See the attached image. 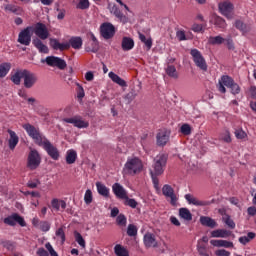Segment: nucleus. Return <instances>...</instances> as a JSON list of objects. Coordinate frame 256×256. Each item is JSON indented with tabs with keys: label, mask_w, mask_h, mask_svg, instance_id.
<instances>
[{
	"label": "nucleus",
	"mask_w": 256,
	"mask_h": 256,
	"mask_svg": "<svg viewBox=\"0 0 256 256\" xmlns=\"http://www.w3.org/2000/svg\"><path fill=\"white\" fill-rule=\"evenodd\" d=\"M124 205H126V207H131V209H137L138 203L136 199L126 196V198L124 199Z\"/></svg>",
	"instance_id": "nucleus-45"
},
{
	"label": "nucleus",
	"mask_w": 256,
	"mask_h": 256,
	"mask_svg": "<svg viewBox=\"0 0 256 256\" xmlns=\"http://www.w3.org/2000/svg\"><path fill=\"white\" fill-rule=\"evenodd\" d=\"M216 87L219 93L223 94L227 93V89H230V93L232 95H239V93H241V86H239V84H237L235 80L229 75L221 76Z\"/></svg>",
	"instance_id": "nucleus-1"
},
{
	"label": "nucleus",
	"mask_w": 256,
	"mask_h": 256,
	"mask_svg": "<svg viewBox=\"0 0 256 256\" xmlns=\"http://www.w3.org/2000/svg\"><path fill=\"white\" fill-rule=\"evenodd\" d=\"M34 33L37 35L38 39H41L42 41L49 39V30H47V26L41 22L36 23Z\"/></svg>",
	"instance_id": "nucleus-15"
},
{
	"label": "nucleus",
	"mask_w": 256,
	"mask_h": 256,
	"mask_svg": "<svg viewBox=\"0 0 256 256\" xmlns=\"http://www.w3.org/2000/svg\"><path fill=\"white\" fill-rule=\"evenodd\" d=\"M170 136H171V132L167 130H160L156 136L158 147H165V145L169 143Z\"/></svg>",
	"instance_id": "nucleus-18"
},
{
	"label": "nucleus",
	"mask_w": 256,
	"mask_h": 256,
	"mask_svg": "<svg viewBox=\"0 0 256 256\" xmlns=\"http://www.w3.org/2000/svg\"><path fill=\"white\" fill-rule=\"evenodd\" d=\"M135 47V41L130 37H124L122 39V49L123 51H131Z\"/></svg>",
	"instance_id": "nucleus-31"
},
{
	"label": "nucleus",
	"mask_w": 256,
	"mask_h": 256,
	"mask_svg": "<svg viewBox=\"0 0 256 256\" xmlns=\"http://www.w3.org/2000/svg\"><path fill=\"white\" fill-rule=\"evenodd\" d=\"M223 221L230 229H235V221L231 219V216L227 215L223 218Z\"/></svg>",
	"instance_id": "nucleus-52"
},
{
	"label": "nucleus",
	"mask_w": 256,
	"mask_h": 256,
	"mask_svg": "<svg viewBox=\"0 0 256 256\" xmlns=\"http://www.w3.org/2000/svg\"><path fill=\"white\" fill-rule=\"evenodd\" d=\"M112 191L117 199H125L128 196L125 188H123V186L119 183L113 184Z\"/></svg>",
	"instance_id": "nucleus-21"
},
{
	"label": "nucleus",
	"mask_w": 256,
	"mask_h": 256,
	"mask_svg": "<svg viewBox=\"0 0 256 256\" xmlns=\"http://www.w3.org/2000/svg\"><path fill=\"white\" fill-rule=\"evenodd\" d=\"M77 9H89V0H79V3L77 4Z\"/></svg>",
	"instance_id": "nucleus-55"
},
{
	"label": "nucleus",
	"mask_w": 256,
	"mask_h": 256,
	"mask_svg": "<svg viewBox=\"0 0 256 256\" xmlns=\"http://www.w3.org/2000/svg\"><path fill=\"white\" fill-rule=\"evenodd\" d=\"M176 37L179 41H187V36L185 35V31H183V30L177 31Z\"/></svg>",
	"instance_id": "nucleus-61"
},
{
	"label": "nucleus",
	"mask_w": 256,
	"mask_h": 256,
	"mask_svg": "<svg viewBox=\"0 0 256 256\" xmlns=\"http://www.w3.org/2000/svg\"><path fill=\"white\" fill-rule=\"evenodd\" d=\"M8 134L10 136L9 140H8V145H9V149H11V151H13V149H15V147H17L18 143H19V136H17V133H15V131L8 129Z\"/></svg>",
	"instance_id": "nucleus-25"
},
{
	"label": "nucleus",
	"mask_w": 256,
	"mask_h": 256,
	"mask_svg": "<svg viewBox=\"0 0 256 256\" xmlns=\"http://www.w3.org/2000/svg\"><path fill=\"white\" fill-rule=\"evenodd\" d=\"M50 47L54 49V51H68L70 48L69 42L61 43L57 38H50Z\"/></svg>",
	"instance_id": "nucleus-19"
},
{
	"label": "nucleus",
	"mask_w": 256,
	"mask_h": 256,
	"mask_svg": "<svg viewBox=\"0 0 256 256\" xmlns=\"http://www.w3.org/2000/svg\"><path fill=\"white\" fill-rule=\"evenodd\" d=\"M180 132L182 133V135H191V125L189 124H183L180 127Z\"/></svg>",
	"instance_id": "nucleus-51"
},
{
	"label": "nucleus",
	"mask_w": 256,
	"mask_h": 256,
	"mask_svg": "<svg viewBox=\"0 0 256 256\" xmlns=\"http://www.w3.org/2000/svg\"><path fill=\"white\" fill-rule=\"evenodd\" d=\"M91 41L94 43V48H86V51L89 53H97L99 51V41L97 40V37H95V34H91Z\"/></svg>",
	"instance_id": "nucleus-41"
},
{
	"label": "nucleus",
	"mask_w": 256,
	"mask_h": 256,
	"mask_svg": "<svg viewBox=\"0 0 256 256\" xmlns=\"http://www.w3.org/2000/svg\"><path fill=\"white\" fill-rule=\"evenodd\" d=\"M166 74L168 77H172V79H178L179 74L177 73V68L174 65H168L166 68Z\"/></svg>",
	"instance_id": "nucleus-39"
},
{
	"label": "nucleus",
	"mask_w": 256,
	"mask_h": 256,
	"mask_svg": "<svg viewBox=\"0 0 256 256\" xmlns=\"http://www.w3.org/2000/svg\"><path fill=\"white\" fill-rule=\"evenodd\" d=\"M200 223L201 225H203V227H209L210 229H215V227L219 225L217 224V221H215V219L209 216H201Z\"/></svg>",
	"instance_id": "nucleus-24"
},
{
	"label": "nucleus",
	"mask_w": 256,
	"mask_h": 256,
	"mask_svg": "<svg viewBox=\"0 0 256 256\" xmlns=\"http://www.w3.org/2000/svg\"><path fill=\"white\" fill-rule=\"evenodd\" d=\"M211 237L227 239V237H231V231L226 229H217L211 232Z\"/></svg>",
	"instance_id": "nucleus-29"
},
{
	"label": "nucleus",
	"mask_w": 256,
	"mask_h": 256,
	"mask_svg": "<svg viewBox=\"0 0 256 256\" xmlns=\"http://www.w3.org/2000/svg\"><path fill=\"white\" fill-rule=\"evenodd\" d=\"M139 39L142 43H144V45L147 47L148 51L149 49H151V47H153V40L151 38L145 37L144 34H139Z\"/></svg>",
	"instance_id": "nucleus-44"
},
{
	"label": "nucleus",
	"mask_w": 256,
	"mask_h": 256,
	"mask_svg": "<svg viewBox=\"0 0 256 256\" xmlns=\"http://www.w3.org/2000/svg\"><path fill=\"white\" fill-rule=\"evenodd\" d=\"M23 129L26 130V133H28L29 137H31V139H33L34 143H36V145H40L42 144L47 137L43 136V134H41V132L39 131V128H36L35 126L27 123V124H23Z\"/></svg>",
	"instance_id": "nucleus-4"
},
{
	"label": "nucleus",
	"mask_w": 256,
	"mask_h": 256,
	"mask_svg": "<svg viewBox=\"0 0 256 256\" xmlns=\"http://www.w3.org/2000/svg\"><path fill=\"white\" fill-rule=\"evenodd\" d=\"M179 215L182 219H185V221H191L193 219L191 211L187 208H180Z\"/></svg>",
	"instance_id": "nucleus-38"
},
{
	"label": "nucleus",
	"mask_w": 256,
	"mask_h": 256,
	"mask_svg": "<svg viewBox=\"0 0 256 256\" xmlns=\"http://www.w3.org/2000/svg\"><path fill=\"white\" fill-rule=\"evenodd\" d=\"M84 201L86 205H91L93 203V192L90 189L86 190L84 195Z\"/></svg>",
	"instance_id": "nucleus-49"
},
{
	"label": "nucleus",
	"mask_w": 256,
	"mask_h": 256,
	"mask_svg": "<svg viewBox=\"0 0 256 256\" xmlns=\"http://www.w3.org/2000/svg\"><path fill=\"white\" fill-rule=\"evenodd\" d=\"M0 245L4 247V249H7L8 251H11L13 249V242L9 240H1Z\"/></svg>",
	"instance_id": "nucleus-56"
},
{
	"label": "nucleus",
	"mask_w": 256,
	"mask_h": 256,
	"mask_svg": "<svg viewBox=\"0 0 256 256\" xmlns=\"http://www.w3.org/2000/svg\"><path fill=\"white\" fill-rule=\"evenodd\" d=\"M39 165H41V154L35 149L30 150L27 158V168L30 169V171H35V169H38Z\"/></svg>",
	"instance_id": "nucleus-6"
},
{
	"label": "nucleus",
	"mask_w": 256,
	"mask_h": 256,
	"mask_svg": "<svg viewBox=\"0 0 256 256\" xmlns=\"http://www.w3.org/2000/svg\"><path fill=\"white\" fill-rule=\"evenodd\" d=\"M162 193L164 197H168L170 199L171 205L177 204V195H175V190H173V187L169 184H165L162 187Z\"/></svg>",
	"instance_id": "nucleus-17"
},
{
	"label": "nucleus",
	"mask_w": 256,
	"mask_h": 256,
	"mask_svg": "<svg viewBox=\"0 0 256 256\" xmlns=\"http://www.w3.org/2000/svg\"><path fill=\"white\" fill-rule=\"evenodd\" d=\"M108 77L111 78L113 83H116L120 87H127V82H125L123 78H120L119 75L115 74L114 72H109Z\"/></svg>",
	"instance_id": "nucleus-32"
},
{
	"label": "nucleus",
	"mask_w": 256,
	"mask_h": 256,
	"mask_svg": "<svg viewBox=\"0 0 256 256\" xmlns=\"http://www.w3.org/2000/svg\"><path fill=\"white\" fill-rule=\"evenodd\" d=\"M108 77L111 78L113 83H116L120 87H127V82H125L123 78H120L119 75L115 74L114 72H109Z\"/></svg>",
	"instance_id": "nucleus-33"
},
{
	"label": "nucleus",
	"mask_w": 256,
	"mask_h": 256,
	"mask_svg": "<svg viewBox=\"0 0 256 256\" xmlns=\"http://www.w3.org/2000/svg\"><path fill=\"white\" fill-rule=\"evenodd\" d=\"M3 223L5 225H9V227H15V225H20V227H27V222H25V218L17 213H13L10 216L4 218Z\"/></svg>",
	"instance_id": "nucleus-10"
},
{
	"label": "nucleus",
	"mask_w": 256,
	"mask_h": 256,
	"mask_svg": "<svg viewBox=\"0 0 256 256\" xmlns=\"http://www.w3.org/2000/svg\"><path fill=\"white\" fill-rule=\"evenodd\" d=\"M220 137L224 143H231V132H229V129H225Z\"/></svg>",
	"instance_id": "nucleus-48"
},
{
	"label": "nucleus",
	"mask_w": 256,
	"mask_h": 256,
	"mask_svg": "<svg viewBox=\"0 0 256 256\" xmlns=\"http://www.w3.org/2000/svg\"><path fill=\"white\" fill-rule=\"evenodd\" d=\"M31 37H33V27L28 26L18 34L17 41L20 43V45L29 47V45H31Z\"/></svg>",
	"instance_id": "nucleus-9"
},
{
	"label": "nucleus",
	"mask_w": 256,
	"mask_h": 256,
	"mask_svg": "<svg viewBox=\"0 0 256 256\" xmlns=\"http://www.w3.org/2000/svg\"><path fill=\"white\" fill-rule=\"evenodd\" d=\"M56 237H60L62 243H65V231L63 228H58L56 231Z\"/></svg>",
	"instance_id": "nucleus-62"
},
{
	"label": "nucleus",
	"mask_w": 256,
	"mask_h": 256,
	"mask_svg": "<svg viewBox=\"0 0 256 256\" xmlns=\"http://www.w3.org/2000/svg\"><path fill=\"white\" fill-rule=\"evenodd\" d=\"M234 26L242 35H247L251 31V24H246L242 20H235Z\"/></svg>",
	"instance_id": "nucleus-22"
},
{
	"label": "nucleus",
	"mask_w": 256,
	"mask_h": 256,
	"mask_svg": "<svg viewBox=\"0 0 256 256\" xmlns=\"http://www.w3.org/2000/svg\"><path fill=\"white\" fill-rule=\"evenodd\" d=\"M50 209H52V211H65V209H67V202L58 198H53L51 200Z\"/></svg>",
	"instance_id": "nucleus-20"
},
{
	"label": "nucleus",
	"mask_w": 256,
	"mask_h": 256,
	"mask_svg": "<svg viewBox=\"0 0 256 256\" xmlns=\"http://www.w3.org/2000/svg\"><path fill=\"white\" fill-rule=\"evenodd\" d=\"M216 256H230L231 252L225 250V249H219L215 251Z\"/></svg>",
	"instance_id": "nucleus-64"
},
{
	"label": "nucleus",
	"mask_w": 256,
	"mask_h": 256,
	"mask_svg": "<svg viewBox=\"0 0 256 256\" xmlns=\"http://www.w3.org/2000/svg\"><path fill=\"white\" fill-rule=\"evenodd\" d=\"M100 33L104 39H113L115 37V26L111 22H104L100 26Z\"/></svg>",
	"instance_id": "nucleus-12"
},
{
	"label": "nucleus",
	"mask_w": 256,
	"mask_h": 256,
	"mask_svg": "<svg viewBox=\"0 0 256 256\" xmlns=\"http://www.w3.org/2000/svg\"><path fill=\"white\" fill-rule=\"evenodd\" d=\"M167 159H169L167 154H158L154 158V164L152 166L153 170H150V173L155 175H163V173H165V168L167 167Z\"/></svg>",
	"instance_id": "nucleus-2"
},
{
	"label": "nucleus",
	"mask_w": 256,
	"mask_h": 256,
	"mask_svg": "<svg viewBox=\"0 0 256 256\" xmlns=\"http://www.w3.org/2000/svg\"><path fill=\"white\" fill-rule=\"evenodd\" d=\"M218 9L221 15L226 17V19L231 20L235 18V5L231 1L226 0L218 4Z\"/></svg>",
	"instance_id": "nucleus-5"
},
{
	"label": "nucleus",
	"mask_w": 256,
	"mask_h": 256,
	"mask_svg": "<svg viewBox=\"0 0 256 256\" xmlns=\"http://www.w3.org/2000/svg\"><path fill=\"white\" fill-rule=\"evenodd\" d=\"M115 17L116 19H118L120 23H123V25H125V23H129V18L125 14H123V12H121Z\"/></svg>",
	"instance_id": "nucleus-59"
},
{
	"label": "nucleus",
	"mask_w": 256,
	"mask_h": 256,
	"mask_svg": "<svg viewBox=\"0 0 256 256\" xmlns=\"http://www.w3.org/2000/svg\"><path fill=\"white\" fill-rule=\"evenodd\" d=\"M11 71V63L5 62L0 64V79H3V77H7V73Z\"/></svg>",
	"instance_id": "nucleus-36"
},
{
	"label": "nucleus",
	"mask_w": 256,
	"mask_h": 256,
	"mask_svg": "<svg viewBox=\"0 0 256 256\" xmlns=\"http://www.w3.org/2000/svg\"><path fill=\"white\" fill-rule=\"evenodd\" d=\"M236 139H245L247 137V133L243 131V129H237L234 132Z\"/></svg>",
	"instance_id": "nucleus-60"
},
{
	"label": "nucleus",
	"mask_w": 256,
	"mask_h": 256,
	"mask_svg": "<svg viewBox=\"0 0 256 256\" xmlns=\"http://www.w3.org/2000/svg\"><path fill=\"white\" fill-rule=\"evenodd\" d=\"M25 71L24 70H17L14 74L11 75V81L14 83V85H21V80L25 77Z\"/></svg>",
	"instance_id": "nucleus-28"
},
{
	"label": "nucleus",
	"mask_w": 256,
	"mask_h": 256,
	"mask_svg": "<svg viewBox=\"0 0 256 256\" xmlns=\"http://www.w3.org/2000/svg\"><path fill=\"white\" fill-rule=\"evenodd\" d=\"M185 199L189 203V205H195L196 207H207L211 205V203H215V200H212V201L199 200L191 194H186Z\"/></svg>",
	"instance_id": "nucleus-16"
},
{
	"label": "nucleus",
	"mask_w": 256,
	"mask_h": 256,
	"mask_svg": "<svg viewBox=\"0 0 256 256\" xmlns=\"http://www.w3.org/2000/svg\"><path fill=\"white\" fill-rule=\"evenodd\" d=\"M41 63H46L48 67H57V69L61 71L67 67V62L57 56H47L45 59L41 60Z\"/></svg>",
	"instance_id": "nucleus-7"
},
{
	"label": "nucleus",
	"mask_w": 256,
	"mask_h": 256,
	"mask_svg": "<svg viewBox=\"0 0 256 256\" xmlns=\"http://www.w3.org/2000/svg\"><path fill=\"white\" fill-rule=\"evenodd\" d=\"M137 226L135 224H129L127 228L128 237H137Z\"/></svg>",
	"instance_id": "nucleus-47"
},
{
	"label": "nucleus",
	"mask_w": 256,
	"mask_h": 256,
	"mask_svg": "<svg viewBox=\"0 0 256 256\" xmlns=\"http://www.w3.org/2000/svg\"><path fill=\"white\" fill-rule=\"evenodd\" d=\"M214 25H215V27H218L219 29H225V27H227V22L222 17L216 16L214 18Z\"/></svg>",
	"instance_id": "nucleus-42"
},
{
	"label": "nucleus",
	"mask_w": 256,
	"mask_h": 256,
	"mask_svg": "<svg viewBox=\"0 0 256 256\" xmlns=\"http://www.w3.org/2000/svg\"><path fill=\"white\" fill-rule=\"evenodd\" d=\"M142 169L143 163L139 158L128 159L124 165V173L126 175H137V173H141Z\"/></svg>",
	"instance_id": "nucleus-3"
},
{
	"label": "nucleus",
	"mask_w": 256,
	"mask_h": 256,
	"mask_svg": "<svg viewBox=\"0 0 256 256\" xmlns=\"http://www.w3.org/2000/svg\"><path fill=\"white\" fill-rule=\"evenodd\" d=\"M39 229L42 230L44 233H47V231L51 229V224H49V222L47 221H41L39 223Z\"/></svg>",
	"instance_id": "nucleus-54"
},
{
	"label": "nucleus",
	"mask_w": 256,
	"mask_h": 256,
	"mask_svg": "<svg viewBox=\"0 0 256 256\" xmlns=\"http://www.w3.org/2000/svg\"><path fill=\"white\" fill-rule=\"evenodd\" d=\"M4 10L9 11L10 13H14V15H21L22 13L21 7L15 6L13 4L4 5Z\"/></svg>",
	"instance_id": "nucleus-37"
},
{
	"label": "nucleus",
	"mask_w": 256,
	"mask_h": 256,
	"mask_svg": "<svg viewBox=\"0 0 256 256\" xmlns=\"http://www.w3.org/2000/svg\"><path fill=\"white\" fill-rule=\"evenodd\" d=\"M210 245H213V247H224L225 249L233 248V242L227 240H211Z\"/></svg>",
	"instance_id": "nucleus-30"
},
{
	"label": "nucleus",
	"mask_w": 256,
	"mask_h": 256,
	"mask_svg": "<svg viewBox=\"0 0 256 256\" xmlns=\"http://www.w3.org/2000/svg\"><path fill=\"white\" fill-rule=\"evenodd\" d=\"M74 238H75L76 243H78V245H80V247H82V249H85L86 243H85V239L83 238L81 233L74 231Z\"/></svg>",
	"instance_id": "nucleus-43"
},
{
	"label": "nucleus",
	"mask_w": 256,
	"mask_h": 256,
	"mask_svg": "<svg viewBox=\"0 0 256 256\" xmlns=\"http://www.w3.org/2000/svg\"><path fill=\"white\" fill-rule=\"evenodd\" d=\"M77 161V152L75 150H68L66 154L67 165H73Z\"/></svg>",
	"instance_id": "nucleus-35"
},
{
	"label": "nucleus",
	"mask_w": 256,
	"mask_h": 256,
	"mask_svg": "<svg viewBox=\"0 0 256 256\" xmlns=\"http://www.w3.org/2000/svg\"><path fill=\"white\" fill-rule=\"evenodd\" d=\"M191 29L194 31V33H202V31H203V24L195 23V24L192 25Z\"/></svg>",
	"instance_id": "nucleus-63"
},
{
	"label": "nucleus",
	"mask_w": 256,
	"mask_h": 256,
	"mask_svg": "<svg viewBox=\"0 0 256 256\" xmlns=\"http://www.w3.org/2000/svg\"><path fill=\"white\" fill-rule=\"evenodd\" d=\"M208 43L210 45H223V43H225V38L222 36H210Z\"/></svg>",
	"instance_id": "nucleus-40"
},
{
	"label": "nucleus",
	"mask_w": 256,
	"mask_h": 256,
	"mask_svg": "<svg viewBox=\"0 0 256 256\" xmlns=\"http://www.w3.org/2000/svg\"><path fill=\"white\" fill-rule=\"evenodd\" d=\"M70 48L79 50L83 47V38L80 36H72L68 41Z\"/></svg>",
	"instance_id": "nucleus-26"
},
{
	"label": "nucleus",
	"mask_w": 256,
	"mask_h": 256,
	"mask_svg": "<svg viewBox=\"0 0 256 256\" xmlns=\"http://www.w3.org/2000/svg\"><path fill=\"white\" fill-rule=\"evenodd\" d=\"M144 245L145 247H157V239H155V234L146 233L144 235Z\"/></svg>",
	"instance_id": "nucleus-27"
},
{
	"label": "nucleus",
	"mask_w": 256,
	"mask_h": 256,
	"mask_svg": "<svg viewBox=\"0 0 256 256\" xmlns=\"http://www.w3.org/2000/svg\"><path fill=\"white\" fill-rule=\"evenodd\" d=\"M116 223L119 227H126L127 217L125 216V214H119L116 218Z\"/></svg>",
	"instance_id": "nucleus-46"
},
{
	"label": "nucleus",
	"mask_w": 256,
	"mask_h": 256,
	"mask_svg": "<svg viewBox=\"0 0 256 256\" xmlns=\"http://www.w3.org/2000/svg\"><path fill=\"white\" fill-rule=\"evenodd\" d=\"M77 85V98L82 101L83 97H85V89H83V86L81 84L76 83Z\"/></svg>",
	"instance_id": "nucleus-50"
},
{
	"label": "nucleus",
	"mask_w": 256,
	"mask_h": 256,
	"mask_svg": "<svg viewBox=\"0 0 256 256\" xmlns=\"http://www.w3.org/2000/svg\"><path fill=\"white\" fill-rule=\"evenodd\" d=\"M190 55L192 56L196 67H199L201 71H207V62L199 50L192 49Z\"/></svg>",
	"instance_id": "nucleus-11"
},
{
	"label": "nucleus",
	"mask_w": 256,
	"mask_h": 256,
	"mask_svg": "<svg viewBox=\"0 0 256 256\" xmlns=\"http://www.w3.org/2000/svg\"><path fill=\"white\" fill-rule=\"evenodd\" d=\"M62 121L64 123H70L71 125H74V127H77L78 129H87V127H89V122L83 120V117L81 116H74L72 118H63Z\"/></svg>",
	"instance_id": "nucleus-14"
},
{
	"label": "nucleus",
	"mask_w": 256,
	"mask_h": 256,
	"mask_svg": "<svg viewBox=\"0 0 256 256\" xmlns=\"http://www.w3.org/2000/svg\"><path fill=\"white\" fill-rule=\"evenodd\" d=\"M224 43L226 47L229 49V51H234L235 50V43H233V38L228 37L224 40Z\"/></svg>",
	"instance_id": "nucleus-53"
},
{
	"label": "nucleus",
	"mask_w": 256,
	"mask_h": 256,
	"mask_svg": "<svg viewBox=\"0 0 256 256\" xmlns=\"http://www.w3.org/2000/svg\"><path fill=\"white\" fill-rule=\"evenodd\" d=\"M109 9H110V13L115 17L121 13V9H119V7L115 4L109 5Z\"/></svg>",
	"instance_id": "nucleus-57"
},
{
	"label": "nucleus",
	"mask_w": 256,
	"mask_h": 256,
	"mask_svg": "<svg viewBox=\"0 0 256 256\" xmlns=\"http://www.w3.org/2000/svg\"><path fill=\"white\" fill-rule=\"evenodd\" d=\"M23 81L25 89H32V87H35V85L39 81V77L37 76V74L26 69L24 72Z\"/></svg>",
	"instance_id": "nucleus-13"
},
{
	"label": "nucleus",
	"mask_w": 256,
	"mask_h": 256,
	"mask_svg": "<svg viewBox=\"0 0 256 256\" xmlns=\"http://www.w3.org/2000/svg\"><path fill=\"white\" fill-rule=\"evenodd\" d=\"M151 175V179H152V183L154 185V189H159V175L160 174H153V173H150Z\"/></svg>",
	"instance_id": "nucleus-58"
},
{
	"label": "nucleus",
	"mask_w": 256,
	"mask_h": 256,
	"mask_svg": "<svg viewBox=\"0 0 256 256\" xmlns=\"http://www.w3.org/2000/svg\"><path fill=\"white\" fill-rule=\"evenodd\" d=\"M39 147H42L44 149V151H46L47 155H49V157H51V159H53L54 161H59V149H57L55 147V145H53L51 143V141H49V139H45L40 145Z\"/></svg>",
	"instance_id": "nucleus-8"
},
{
	"label": "nucleus",
	"mask_w": 256,
	"mask_h": 256,
	"mask_svg": "<svg viewBox=\"0 0 256 256\" xmlns=\"http://www.w3.org/2000/svg\"><path fill=\"white\" fill-rule=\"evenodd\" d=\"M96 188L99 193V195H102V197H109V188L105 186V184L101 182L96 183Z\"/></svg>",
	"instance_id": "nucleus-34"
},
{
	"label": "nucleus",
	"mask_w": 256,
	"mask_h": 256,
	"mask_svg": "<svg viewBox=\"0 0 256 256\" xmlns=\"http://www.w3.org/2000/svg\"><path fill=\"white\" fill-rule=\"evenodd\" d=\"M32 45L39 51V53H44L45 55L49 53V47L39 38H34L32 40Z\"/></svg>",
	"instance_id": "nucleus-23"
}]
</instances>
